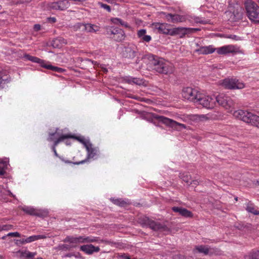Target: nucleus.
<instances>
[{
	"label": "nucleus",
	"instance_id": "f704fd0d",
	"mask_svg": "<svg viewBox=\"0 0 259 259\" xmlns=\"http://www.w3.org/2000/svg\"><path fill=\"white\" fill-rule=\"evenodd\" d=\"M127 82L129 83L133 82L139 85H143L144 83L143 79L139 78H132L131 79H128L127 80Z\"/></svg>",
	"mask_w": 259,
	"mask_h": 259
},
{
	"label": "nucleus",
	"instance_id": "6e6d98bb",
	"mask_svg": "<svg viewBox=\"0 0 259 259\" xmlns=\"http://www.w3.org/2000/svg\"><path fill=\"white\" fill-rule=\"evenodd\" d=\"M56 146H54V145L53 144V145L52 146V150H53V152L54 153L55 155L56 156H58V154L57 153V151H56Z\"/></svg>",
	"mask_w": 259,
	"mask_h": 259
},
{
	"label": "nucleus",
	"instance_id": "dca6fc26",
	"mask_svg": "<svg viewBox=\"0 0 259 259\" xmlns=\"http://www.w3.org/2000/svg\"><path fill=\"white\" fill-rule=\"evenodd\" d=\"M152 25L155 29H157L160 33L169 34L171 32V29L169 28V25L165 23H155Z\"/></svg>",
	"mask_w": 259,
	"mask_h": 259
},
{
	"label": "nucleus",
	"instance_id": "9b49d317",
	"mask_svg": "<svg viewBox=\"0 0 259 259\" xmlns=\"http://www.w3.org/2000/svg\"><path fill=\"white\" fill-rule=\"evenodd\" d=\"M137 53L138 49L135 46H128L123 49L122 56L123 58L132 59L137 56Z\"/></svg>",
	"mask_w": 259,
	"mask_h": 259
},
{
	"label": "nucleus",
	"instance_id": "412c9836",
	"mask_svg": "<svg viewBox=\"0 0 259 259\" xmlns=\"http://www.w3.org/2000/svg\"><path fill=\"white\" fill-rule=\"evenodd\" d=\"M215 51V49L212 46H204L201 47L198 49L195 50L196 53L198 54L207 55L211 54Z\"/></svg>",
	"mask_w": 259,
	"mask_h": 259
},
{
	"label": "nucleus",
	"instance_id": "b1692460",
	"mask_svg": "<svg viewBox=\"0 0 259 259\" xmlns=\"http://www.w3.org/2000/svg\"><path fill=\"white\" fill-rule=\"evenodd\" d=\"M219 54H226L232 53L234 51V48L232 46H226L218 49H215Z\"/></svg>",
	"mask_w": 259,
	"mask_h": 259
},
{
	"label": "nucleus",
	"instance_id": "20e7f679",
	"mask_svg": "<svg viewBox=\"0 0 259 259\" xmlns=\"http://www.w3.org/2000/svg\"><path fill=\"white\" fill-rule=\"evenodd\" d=\"M138 222L143 226H149L152 230L156 231L162 230L164 231H168V228L164 225L159 223L151 220L146 216H142L139 218Z\"/></svg>",
	"mask_w": 259,
	"mask_h": 259
},
{
	"label": "nucleus",
	"instance_id": "ea45409f",
	"mask_svg": "<svg viewBox=\"0 0 259 259\" xmlns=\"http://www.w3.org/2000/svg\"><path fill=\"white\" fill-rule=\"evenodd\" d=\"M196 119H198L200 121H205L208 120L210 118V116H208V115H204V114H200V115H196Z\"/></svg>",
	"mask_w": 259,
	"mask_h": 259
},
{
	"label": "nucleus",
	"instance_id": "cd10ccee",
	"mask_svg": "<svg viewBox=\"0 0 259 259\" xmlns=\"http://www.w3.org/2000/svg\"><path fill=\"white\" fill-rule=\"evenodd\" d=\"M99 29V26L91 24H87L84 25V29L88 32H96Z\"/></svg>",
	"mask_w": 259,
	"mask_h": 259
},
{
	"label": "nucleus",
	"instance_id": "774afa93",
	"mask_svg": "<svg viewBox=\"0 0 259 259\" xmlns=\"http://www.w3.org/2000/svg\"><path fill=\"white\" fill-rule=\"evenodd\" d=\"M6 236H4V237H2V239H4L6 238Z\"/></svg>",
	"mask_w": 259,
	"mask_h": 259
},
{
	"label": "nucleus",
	"instance_id": "a211bd4d",
	"mask_svg": "<svg viewBox=\"0 0 259 259\" xmlns=\"http://www.w3.org/2000/svg\"><path fill=\"white\" fill-rule=\"evenodd\" d=\"M190 29L187 27H177L171 29L170 35H179L181 38L183 37L186 34H189Z\"/></svg>",
	"mask_w": 259,
	"mask_h": 259
},
{
	"label": "nucleus",
	"instance_id": "5fc2aeb1",
	"mask_svg": "<svg viewBox=\"0 0 259 259\" xmlns=\"http://www.w3.org/2000/svg\"><path fill=\"white\" fill-rule=\"evenodd\" d=\"M7 79H3L1 76V73H0V85L2 84L5 83Z\"/></svg>",
	"mask_w": 259,
	"mask_h": 259
},
{
	"label": "nucleus",
	"instance_id": "2eb2a0df",
	"mask_svg": "<svg viewBox=\"0 0 259 259\" xmlns=\"http://www.w3.org/2000/svg\"><path fill=\"white\" fill-rule=\"evenodd\" d=\"M68 2L65 1H59L56 2H53L49 4V7L51 9L56 10H64L68 8Z\"/></svg>",
	"mask_w": 259,
	"mask_h": 259
},
{
	"label": "nucleus",
	"instance_id": "9d476101",
	"mask_svg": "<svg viewBox=\"0 0 259 259\" xmlns=\"http://www.w3.org/2000/svg\"><path fill=\"white\" fill-rule=\"evenodd\" d=\"M199 93L190 87L183 88L182 92V97L188 100L195 103Z\"/></svg>",
	"mask_w": 259,
	"mask_h": 259
},
{
	"label": "nucleus",
	"instance_id": "2f4dec72",
	"mask_svg": "<svg viewBox=\"0 0 259 259\" xmlns=\"http://www.w3.org/2000/svg\"><path fill=\"white\" fill-rule=\"evenodd\" d=\"M195 249L200 253H203L205 255L209 253V248L204 245H200L196 246Z\"/></svg>",
	"mask_w": 259,
	"mask_h": 259
},
{
	"label": "nucleus",
	"instance_id": "603ef678",
	"mask_svg": "<svg viewBox=\"0 0 259 259\" xmlns=\"http://www.w3.org/2000/svg\"><path fill=\"white\" fill-rule=\"evenodd\" d=\"M17 244H23L27 243L26 242H25V239L17 240Z\"/></svg>",
	"mask_w": 259,
	"mask_h": 259
},
{
	"label": "nucleus",
	"instance_id": "4468645a",
	"mask_svg": "<svg viewBox=\"0 0 259 259\" xmlns=\"http://www.w3.org/2000/svg\"><path fill=\"white\" fill-rule=\"evenodd\" d=\"M85 147L88 151L87 158L80 161L74 162H73L74 164L78 165L84 163L88 161L89 159L93 158L97 155V150L95 148L92 147V144L91 143H89Z\"/></svg>",
	"mask_w": 259,
	"mask_h": 259
},
{
	"label": "nucleus",
	"instance_id": "7c9ffc66",
	"mask_svg": "<svg viewBox=\"0 0 259 259\" xmlns=\"http://www.w3.org/2000/svg\"><path fill=\"white\" fill-rule=\"evenodd\" d=\"M43 68L57 72H62L64 71V69L62 68L54 66L51 64H47L46 63H45V65L43 66Z\"/></svg>",
	"mask_w": 259,
	"mask_h": 259
},
{
	"label": "nucleus",
	"instance_id": "49530a36",
	"mask_svg": "<svg viewBox=\"0 0 259 259\" xmlns=\"http://www.w3.org/2000/svg\"><path fill=\"white\" fill-rule=\"evenodd\" d=\"M56 134V132L53 133H50L49 134V137L48 139V140L49 141H54V139L53 137Z\"/></svg>",
	"mask_w": 259,
	"mask_h": 259
},
{
	"label": "nucleus",
	"instance_id": "338daca9",
	"mask_svg": "<svg viewBox=\"0 0 259 259\" xmlns=\"http://www.w3.org/2000/svg\"><path fill=\"white\" fill-rule=\"evenodd\" d=\"M65 162L66 163H71V162L69 161H65Z\"/></svg>",
	"mask_w": 259,
	"mask_h": 259
},
{
	"label": "nucleus",
	"instance_id": "f03ea898",
	"mask_svg": "<svg viewBox=\"0 0 259 259\" xmlns=\"http://www.w3.org/2000/svg\"><path fill=\"white\" fill-rule=\"evenodd\" d=\"M233 115L236 118L243 121L259 128V116L251 112L242 110H239L234 112Z\"/></svg>",
	"mask_w": 259,
	"mask_h": 259
},
{
	"label": "nucleus",
	"instance_id": "1a4fd4ad",
	"mask_svg": "<svg viewBox=\"0 0 259 259\" xmlns=\"http://www.w3.org/2000/svg\"><path fill=\"white\" fill-rule=\"evenodd\" d=\"M214 100L220 105L228 110L229 112H231L232 109L234 108V103L229 97L220 95L217 96Z\"/></svg>",
	"mask_w": 259,
	"mask_h": 259
},
{
	"label": "nucleus",
	"instance_id": "bb28decb",
	"mask_svg": "<svg viewBox=\"0 0 259 259\" xmlns=\"http://www.w3.org/2000/svg\"><path fill=\"white\" fill-rule=\"evenodd\" d=\"M146 30L142 29L138 31L137 34L138 37L141 38L143 41L149 42L151 40V37L150 35H146Z\"/></svg>",
	"mask_w": 259,
	"mask_h": 259
},
{
	"label": "nucleus",
	"instance_id": "4d7b16f0",
	"mask_svg": "<svg viewBox=\"0 0 259 259\" xmlns=\"http://www.w3.org/2000/svg\"><path fill=\"white\" fill-rule=\"evenodd\" d=\"M190 184L193 185L194 186H196L198 185L199 182L197 180H193L192 182H191Z\"/></svg>",
	"mask_w": 259,
	"mask_h": 259
},
{
	"label": "nucleus",
	"instance_id": "72a5a7b5",
	"mask_svg": "<svg viewBox=\"0 0 259 259\" xmlns=\"http://www.w3.org/2000/svg\"><path fill=\"white\" fill-rule=\"evenodd\" d=\"M111 21L115 24H120L121 25L124 26L126 28H129L130 26L128 24L124 21H123L121 19L118 18H113L111 19Z\"/></svg>",
	"mask_w": 259,
	"mask_h": 259
},
{
	"label": "nucleus",
	"instance_id": "37998d69",
	"mask_svg": "<svg viewBox=\"0 0 259 259\" xmlns=\"http://www.w3.org/2000/svg\"><path fill=\"white\" fill-rule=\"evenodd\" d=\"M58 248L59 250H68L70 249V247L67 244H61L58 246Z\"/></svg>",
	"mask_w": 259,
	"mask_h": 259
},
{
	"label": "nucleus",
	"instance_id": "473e14b6",
	"mask_svg": "<svg viewBox=\"0 0 259 259\" xmlns=\"http://www.w3.org/2000/svg\"><path fill=\"white\" fill-rule=\"evenodd\" d=\"M68 138H70V134H68L66 135H62L57 139L54 141L53 144L54 145V146H57L59 143L62 142L65 139H67Z\"/></svg>",
	"mask_w": 259,
	"mask_h": 259
},
{
	"label": "nucleus",
	"instance_id": "a19ab883",
	"mask_svg": "<svg viewBox=\"0 0 259 259\" xmlns=\"http://www.w3.org/2000/svg\"><path fill=\"white\" fill-rule=\"evenodd\" d=\"M180 178L183 180V181L187 183L189 182V180L191 179V177L187 174H183L180 175Z\"/></svg>",
	"mask_w": 259,
	"mask_h": 259
},
{
	"label": "nucleus",
	"instance_id": "680f3d73",
	"mask_svg": "<svg viewBox=\"0 0 259 259\" xmlns=\"http://www.w3.org/2000/svg\"><path fill=\"white\" fill-rule=\"evenodd\" d=\"M196 22H199V23H202V24L206 23L205 22H204V21H196Z\"/></svg>",
	"mask_w": 259,
	"mask_h": 259
},
{
	"label": "nucleus",
	"instance_id": "aec40b11",
	"mask_svg": "<svg viewBox=\"0 0 259 259\" xmlns=\"http://www.w3.org/2000/svg\"><path fill=\"white\" fill-rule=\"evenodd\" d=\"M167 21L172 23L182 22L185 21V18L178 14H167L165 16Z\"/></svg>",
	"mask_w": 259,
	"mask_h": 259
},
{
	"label": "nucleus",
	"instance_id": "c756f323",
	"mask_svg": "<svg viewBox=\"0 0 259 259\" xmlns=\"http://www.w3.org/2000/svg\"><path fill=\"white\" fill-rule=\"evenodd\" d=\"M46 238L47 236L44 235H33L25 239V242L29 243L38 239H45Z\"/></svg>",
	"mask_w": 259,
	"mask_h": 259
},
{
	"label": "nucleus",
	"instance_id": "c85d7f7f",
	"mask_svg": "<svg viewBox=\"0 0 259 259\" xmlns=\"http://www.w3.org/2000/svg\"><path fill=\"white\" fill-rule=\"evenodd\" d=\"M70 138L77 140L80 143L82 144L84 146V147H85L90 143V142L88 140H86L83 137L76 136L71 134Z\"/></svg>",
	"mask_w": 259,
	"mask_h": 259
},
{
	"label": "nucleus",
	"instance_id": "13d9d810",
	"mask_svg": "<svg viewBox=\"0 0 259 259\" xmlns=\"http://www.w3.org/2000/svg\"><path fill=\"white\" fill-rule=\"evenodd\" d=\"M48 19L49 21L52 23H55L56 22V19L55 17H50Z\"/></svg>",
	"mask_w": 259,
	"mask_h": 259
},
{
	"label": "nucleus",
	"instance_id": "79ce46f5",
	"mask_svg": "<svg viewBox=\"0 0 259 259\" xmlns=\"http://www.w3.org/2000/svg\"><path fill=\"white\" fill-rule=\"evenodd\" d=\"M98 5L100 6L101 7L104 8V9H106L108 12H111V8L109 6L101 2H99Z\"/></svg>",
	"mask_w": 259,
	"mask_h": 259
},
{
	"label": "nucleus",
	"instance_id": "4c0bfd02",
	"mask_svg": "<svg viewBox=\"0 0 259 259\" xmlns=\"http://www.w3.org/2000/svg\"><path fill=\"white\" fill-rule=\"evenodd\" d=\"M111 200L113 202L114 204L120 206H124L126 204V202L121 199L111 198Z\"/></svg>",
	"mask_w": 259,
	"mask_h": 259
},
{
	"label": "nucleus",
	"instance_id": "a18cd8bd",
	"mask_svg": "<svg viewBox=\"0 0 259 259\" xmlns=\"http://www.w3.org/2000/svg\"><path fill=\"white\" fill-rule=\"evenodd\" d=\"M7 236L13 237H19L20 236V234L18 232H12V233H8L7 234Z\"/></svg>",
	"mask_w": 259,
	"mask_h": 259
},
{
	"label": "nucleus",
	"instance_id": "ddd939ff",
	"mask_svg": "<svg viewBox=\"0 0 259 259\" xmlns=\"http://www.w3.org/2000/svg\"><path fill=\"white\" fill-rule=\"evenodd\" d=\"M223 85L228 89H242L244 87L242 83H240L238 80L234 79H225L224 80Z\"/></svg>",
	"mask_w": 259,
	"mask_h": 259
},
{
	"label": "nucleus",
	"instance_id": "bf43d9fd",
	"mask_svg": "<svg viewBox=\"0 0 259 259\" xmlns=\"http://www.w3.org/2000/svg\"><path fill=\"white\" fill-rule=\"evenodd\" d=\"M5 173V170L2 167L0 166V175H4Z\"/></svg>",
	"mask_w": 259,
	"mask_h": 259
},
{
	"label": "nucleus",
	"instance_id": "0e129e2a",
	"mask_svg": "<svg viewBox=\"0 0 259 259\" xmlns=\"http://www.w3.org/2000/svg\"><path fill=\"white\" fill-rule=\"evenodd\" d=\"M106 1L109 2V3H112L113 0H105Z\"/></svg>",
	"mask_w": 259,
	"mask_h": 259
},
{
	"label": "nucleus",
	"instance_id": "052dcab7",
	"mask_svg": "<svg viewBox=\"0 0 259 259\" xmlns=\"http://www.w3.org/2000/svg\"><path fill=\"white\" fill-rule=\"evenodd\" d=\"M122 257H124L125 259H130L129 256L122 255Z\"/></svg>",
	"mask_w": 259,
	"mask_h": 259
},
{
	"label": "nucleus",
	"instance_id": "0eeeda50",
	"mask_svg": "<svg viewBox=\"0 0 259 259\" xmlns=\"http://www.w3.org/2000/svg\"><path fill=\"white\" fill-rule=\"evenodd\" d=\"M196 100L195 103L201 105L203 107L208 109L213 108L215 105V101L214 98L200 93Z\"/></svg>",
	"mask_w": 259,
	"mask_h": 259
},
{
	"label": "nucleus",
	"instance_id": "8fccbe9b",
	"mask_svg": "<svg viewBox=\"0 0 259 259\" xmlns=\"http://www.w3.org/2000/svg\"><path fill=\"white\" fill-rule=\"evenodd\" d=\"M227 37L235 40H238L239 38V37L238 36L235 35H229Z\"/></svg>",
	"mask_w": 259,
	"mask_h": 259
},
{
	"label": "nucleus",
	"instance_id": "c03bdc74",
	"mask_svg": "<svg viewBox=\"0 0 259 259\" xmlns=\"http://www.w3.org/2000/svg\"><path fill=\"white\" fill-rule=\"evenodd\" d=\"M13 226L11 225H5L3 226L0 225V231L2 230H10L12 228Z\"/></svg>",
	"mask_w": 259,
	"mask_h": 259
},
{
	"label": "nucleus",
	"instance_id": "e433bc0d",
	"mask_svg": "<svg viewBox=\"0 0 259 259\" xmlns=\"http://www.w3.org/2000/svg\"><path fill=\"white\" fill-rule=\"evenodd\" d=\"M249 259H259V250H252L248 255Z\"/></svg>",
	"mask_w": 259,
	"mask_h": 259
},
{
	"label": "nucleus",
	"instance_id": "a878e982",
	"mask_svg": "<svg viewBox=\"0 0 259 259\" xmlns=\"http://www.w3.org/2000/svg\"><path fill=\"white\" fill-rule=\"evenodd\" d=\"M66 40L62 38L54 39L52 40L51 45L54 48H60L63 44H66Z\"/></svg>",
	"mask_w": 259,
	"mask_h": 259
},
{
	"label": "nucleus",
	"instance_id": "69168bd1",
	"mask_svg": "<svg viewBox=\"0 0 259 259\" xmlns=\"http://www.w3.org/2000/svg\"><path fill=\"white\" fill-rule=\"evenodd\" d=\"M255 184L259 185V180L256 181V183Z\"/></svg>",
	"mask_w": 259,
	"mask_h": 259
},
{
	"label": "nucleus",
	"instance_id": "423d86ee",
	"mask_svg": "<svg viewBox=\"0 0 259 259\" xmlns=\"http://www.w3.org/2000/svg\"><path fill=\"white\" fill-rule=\"evenodd\" d=\"M153 117L154 118L157 119L166 125L168 126L177 131H180L182 128H186V127L185 124L180 123L172 119L168 118L163 116L153 114Z\"/></svg>",
	"mask_w": 259,
	"mask_h": 259
},
{
	"label": "nucleus",
	"instance_id": "09e8293b",
	"mask_svg": "<svg viewBox=\"0 0 259 259\" xmlns=\"http://www.w3.org/2000/svg\"><path fill=\"white\" fill-rule=\"evenodd\" d=\"M188 29H190L189 31V34L192 33L194 32L198 31L200 30L199 28H188Z\"/></svg>",
	"mask_w": 259,
	"mask_h": 259
},
{
	"label": "nucleus",
	"instance_id": "f3484780",
	"mask_svg": "<svg viewBox=\"0 0 259 259\" xmlns=\"http://www.w3.org/2000/svg\"><path fill=\"white\" fill-rule=\"evenodd\" d=\"M80 250L88 254H92L94 252H99L100 249L98 246H95L92 244H87L81 246Z\"/></svg>",
	"mask_w": 259,
	"mask_h": 259
},
{
	"label": "nucleus",
	"instance_id": "864d4df0",
	"mask_svg": "<svg viewBox=\"0 0 259 259\" xmlns=\"http://www.w3.org/2000/svg\"><path fill=\"white\" fill-rule=\"evenodd\" d=\"M40 25L39 24H35L34 26V29L35 31H38L40 29Z\"/></svg>",
	"mask_w": 259,
	"mask_h": 259
},
{
	"label": "nucleus",
	"instance_id": "c9c22d12",
	"mask_svg": "<svg viewBox=\"0 0 259 259\" xmlns=\"http://www.w3.org/2000/svg\"><path fill=\"white\" fill-rule=\"evenodd\" d=\"M246 210L250 213H253L254 215H259V211L255 209L252 204H248L246 208Z\"/></svg>",
	"mask_w": 259,
	"mask_h": 259
},
{
	"label": "nucleus",
	"instance_id": "39448f33",
	"mask_svg": "<svg viewBox=\"0 0 259 259\" xmlns=\"http://www.w3.org/2000/svg\"><path fill=\"white\" fill-rule=\"evenodd\" d=\"M99 241V238L94 236H78L74 237L73 236H67L64 240V242H69L70 243H94Z\"/></svg>",
	"mask_w": 259,
	"mask_h": 259
},
{
	"label": "nucleus",
	"instance_id": "7ed1b4c3",
	"mask_svg": "<svg viewBox=\"0 0 259 259\" xmlns=\"http://www.w3.org/2000/svg\"><path fill=\"white\" fill-rule=\"evenodd\" d=\"M247 16L252 22L259 23V6L252 0H246L244 2Z\"/></svg>",
	"mask_w": 259,
	"mask_h": 259
},
{
	"label": "nucleus",
	"instance_id": "5701e85b",
	"mask_svg": "<svg viewBox=\"0 0 259 259\" xmlns=\"http://www.w3.org/2000/svg\"><path fill=\"white\" fill-rule=\"evenodd\" d=\"M234 226L235 228L239 230L244 231L245 232L251 231L254 229L250 224L248 223L245 224L243 223H236Z\"/></svg>",
	"mask_w": 259,
	"mask_h": 259
},
{
	"label": "nucleus",
	"instance_id": "f8f14e48",
	"mask_svg": "<svg viewBox=\"0 0 259 259\" xmlns=\"http://www.w3.org/2000/svg\"><path fill=\"white\" fill-rule=\"evenodd\" d=\"M22 209L28 214L38 217L44 218L48 215V211L46 210L37 209L30 207H23Z\"/></svg>",
	"mask_w": 259,
	"mask_h": 259
},
{
	"label": "nucleus",
	"instance_id": "f257e3e1",
	"mask_svg": "<svg viewBox=\"0 0 259 259\" xmlns=\"http://www.w3.org/2000/svg\"><path fill=\"white\" fill-rule=\"evenodd\" d=\"M148 59L153 69L156 72L164 74L172 72V67L169 66L163 59L153 55H149Z\"/></svg>",
	"mask_w": 259,
	"mask_h": 259
},
{
	"label": "nucleus",
	"instance_id": "3c124183",
	"mask_svg": "<svg viewBox=\"0 0 259 259\" xmlns=\"http://www.w3.org/2000/svg\"><path fill=\"white\" fill-rule=\"evenodd\" d=\"M100 242H103V243H105V244H113V242L111 241H109V240H100ZM114 244H115V243H114Z\"/></svg>",
	"mask_w": 259,
	"mask_h": 259
},
{
	"label": "nucleus",
	"instance_id": "de8ad7c7",
	"mask_svg": "<svg viewBox=\"0 0 259 259\" xmlns=\"http://www.w3.org/2000/svg\"><path fill=\"white\" fill-rule=\"evenodd\" d=\"M36 253L35 252H28L26 253V256L28 258H31V257H33L34 255H36Z\"/></svg>",
	"mask_w": 259,
	"mask_h": 259
},
{
	"label": "nucleus",
	"instance_id": "4be33fe9",
	"mask_svg": "<svg viewBox=\"0 0 259 259\" xmlns=\"http://www.w3.org/2000/svg\"><path fill=\"white\" fill-rule=\"evenodd\" d=\"M116 32H114V35H113L112 36H111L110 38L113 39L116 41H121L124 39L125 33L124 31L119 28H117L116 29Z\"/></svg>",
	"mask_w": 259,
	"mask_h": 259
},
{
	"label": "nucleus",
	"instance_id": "393cba45",
	"mask_svg": "<svg viewBox=\"0 0 259 259\" xmlns=\"http://www.w3.org/2000/svg\"><path fill=\"white\" fill-rule=\"evenodd\" d=\"M24 57L26 59H27L32 62L37 63L39 64L40 66L42 67H43V66L45 65V63H46L45 60L40 59L36 57L30 56L28 54L25 55Z\"/></svg>",
	"mask_w": 259,
	"mask_h": 259
},
{
	"label": "nucleus",
	"instance_id": "6ab92c4d",
	"mask_svg": "<svg viewBox=\"0 0 259 259\" xmlns=\"http://www.w3.org/2000/svg\"><path fill=\"white\" fill-rule=\"evenodd\" d=\"M173 211L178 212L181 215L186 218H192L193 215L191 211L181 207L174 206L171 208Z\"/></svg>",
	"mask_w": 259,
	"mask_h": 259
},
{
	"label": "nucleus",
	"instance_id": "e2e57ef3",
	"mask_svg": "<svg viewBox=\"0 0 259 259\" xmlns=\"http://www.w3.org/2000/svg\"><path fill=\"white\" fill-rule=\"evenodd\" d=\"M70 144H71V143H70V141H66V145H70Z\"/></svg>",
	"mask_w": 259,
	"mask_h": 259
},
{
	"label": "nucleus",
	"instance_id": "6e6552de",
	"mask_svg": "<svg viewBox=\"0 0 259 259\" xmlns=\"http://www.w3.org/2000/svg\"><path fill=\"white\" fill-rule=\"evenodd\" d=\"M225 14L226 18L231 22H237L241 20L243 15L241 8L239 7L226 11Z\"/></svg>",
	"mask_w": 259,
	"mask_h": 259
},
{
	"label": "nucleus",
	"instance_id": "58836bf2",
	"mask_svg": "<svg viewBox=\"0 0 259 259\" xmlns=\"http://www.w3.org/2000/svg\"><path fill=\"white\" fill-rule=\"evenodd\" d=\"M117 28V27H108L106 28V32L107 34L110 37L111 36H113L114 35V32H116V29Z\"/></svg>",
	"mask_w": 259,
	"mask_h": 259
}]
</instances>
